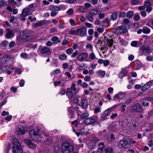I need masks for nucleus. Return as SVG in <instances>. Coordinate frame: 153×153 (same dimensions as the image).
<instances>
[{
    "label": "nucleus",
    "mask_w": 153,
    "mask_h": 153,
    "mask_svg": "<svg viewBox=\"0 0 153 153\" xmlns=\"http://www.w3.org/2000/svg\"><path fill=\"white\" fill-rule=\"evenodd\" d=\"M32 32L29 30H25L23 32L22 35L18 36L16 39L18 42L24 41L27 42L31 40L33 38L32 35Z\"/></svg>",
    "instance_id": "1"
},
{
    "label": "nucleus",
    "mask_w": 153,
    "mask_h": 153,
    "mask_svg": "<svg viewBox=\"0 0 153 153\" xmlns=\"http://www.w3.org/2000/svg\"><path fill=\"white\" fill-rule=\"evenodd\" d=\"M37 130V131H36L34 130H31L30 131V137L35 142H41L42 141H44L42 140V137L40 136L38 133L40 130L38 129Z\"/></svg>",
    "instance_id": "2"
},
{
    "label": "nucleus",
    "mask_w": 153,
    "mask_h": 153,
    "mask_svg": "<svg viewBox=\"0 0 153 153\" xmlns=\"http://www.w3.org/2000/svg\"><path fill=\"white\" fill-rule=\"evenodd\" d=\"M61 149L63 153H70L74 150L73 145L68 142H65L62 143Z\"/></svg>",
    "instance_id": "3"
},
{
    "label": "nucleus",
    "mask_w": 153,
    "mask_h": 153,
    "mask_svg": "<svg viewBox=\"0 0 153 153\" xmlns=\"http://www.w3.org/2000/svg\"><path fill=\"white\" fill-rule=\"evenodd\" d=\"M12 149L13 150V153H16V150L17 151L19 152V153H22V149L19 142L17 139H14L13 140V146L12 147Z\"/></svg>",
    "instance_id": "4"
},
{
    "label": "nucleus",
    "mask_w": 153,
    "mask_h": 153,
    "mask_svg": "<svg viewBox=\"0 0 153 153\" xmlns=\"http://www.w3.org/2000/svg\"><path fill=\"white\" fill-rule=\"evenodd\" d=\"M139 51L140 54L141 56L148 55L151 52L152 50L149 46L143 45L140 47Z\"/></svg>",
    "instance_id": "5"
},
{
    "label": "nucleus",
    "mask_w": 153,
    "mask_h": 153,
    "mask_svg": "<svg viewBox=\"0 0 153 153\" xmlns=\"http://www.w3.org/2000/svg\"><path fill=\"white\" fill-rule=\"evenodd\" d=\"M97 120V117L93 116L85 119L84 121V123L86 125L92 124L95 122Z\"/></svg>",
    "instance_id": "6"
},
{
    "label": "nucleus",
    "mask_w": 153,
    "mask_h": 153,
    "mask_svg": "<svg viewBox=\"0 0 153 153\" xmlns=\"http://www.w3.org/2000/svg\"><path fill=\"white\" fill-rule=\"evenodd\" d=\"M125 96V94L124 93L122 92H119L114 96V100L116 101L119 100V101L120 100L124 99Z\"/></svg>",
    "instance_id": "7"
},
{
    "label": "nucleus",
    "mask_w": 153,
    "mask_h": 153,
    "mask_svg": "<svg viewBox=\"0 0 153 153\" xmlns=\"http://www.w3.org/2000/svg\"><path fill=\"white\" fill-rule=\"evenodd\" d=\"M78 35H80L82 36H84L86 35L87 31L86 27L82 26L77 29Z\"/></svg>",
    "instance_id": "8"
},
{
    "label": "nucleus",
    "mask_w": 153,
    "mask_h": 153,
    "mask_svg": "<svg viewBox=\"0 0 153 153\" xmlns=\"http://www.w3.org/2000/svg\"><path fill=\"white\" fill-rule=\"evenodd\" d=\"M131 108L132 110L135 112H141L143 111L141 105L138 103H137L132 106Z\"/></svg>",
    "instance_id": "9"
},
{
    "label": "nucleus",
    "mask_w": 153,
    "mask_h": 153,
    "mask_svg": "<svg viewBox=\"0 0 153 153\" xmlns=\"http://www.w3.org/2000/svg\"><path fill=\"white\" fill-rule=\"evenodd\" d=\"M6 34L5 36L7 39H11L14 36L15 33L11 29L7 28L6 29Z\"/></svg>",
    "instance_id": "10"
},
{
    "label": "nucleus",
    "mask_w": 153,
    "mask_h": 153,
    "mask_svg": "<svg viewBox=\"0 0 153 153\" xmlns=\"http://www.w3.org/2000/svg\"><path fill=\"white\" fill-rule=\"evenodd\" d=\"M127 31L126 27L123 26H120L117 28L115 30L117 34L120 35L122 33H125Z\"/></svg>",
    "instance_id": "11"
},
{
    "label": "nucleus",
    "mask_w": 153,
    "mask_h": 153,
    "mask_svg": "<svg viewBox=\"0 0 153 153\" xmlns=\"http://www.w3.org/2000/svg\"><path fill=\"white\" fill-rule=\"evenodd\" d=\"M102 41L105 45H108L110 47H111L113 45V40L112 39H109L106 37H105L102 39Z\"/></svg>",
    "instance_id": "12"
},
{
    "label": "nucleus",
    "mask_w": 153,
    "mask_h": 153,
    "mask_svg": "<svg viewBox=\"0 0 153 153\" xmlns=\"http://www.w3.org/2000/svg\"><path fill=\"white\" fill-rule=\"evenodd\" d=\"M128 144V142L126 139H123L120 140L118 143V146L120 148H125Z\"/></svg>",
    "instance_id": "13"
},
{
    "label": "nucleus",
    "mask_w": 153,
    "mask_h": 153,
    "mask_svg": "<svg viewBox=\"0 0 153 153\" xmlns=\"http://www.w3.org/2000/svg\"><path fill=\"white\" fill-rule=\"evenodd\" d=\"M87 53H82L78 55L77 57V60L79 62H83L88 56Z\"/></svg>",
    "instance_id": "14"
},
{
    "label": "nucleus",
    "mask_w": 153,
    "mask_h": 153,
    "mask_svg": "<svg viewBox=\"0 0 153 153\" xmlns=\"http://www.w3.org/2000/svg\"><path fill=\"white\" fill-rule=\"evenodd\" d=\"M153 83V80H150V81L147 82L142 87L141 90L143 91H146L150 88L151 86Z\"/></svg>",
    "instance_id": "15"
},
{
    "label": "nucleus",
    "mask_w": 153,
    "mask_h": 153,
    "mask_svg": "<svg viewBox=\"0 0 153 153\" xmlns=\"http://www.w3.org/2000/svg\"><path fill=\"white\" fill-rule=\"evenodd\" d=\"M112 108H109L105 111L102 114V119L104 120L106 119V117L108 116L112 111Z\"/></svg>",
    "instance_id": "16"
},
{
    "label": "nucleus",
    "mask_w": 153,
    "mask_h": 153,
    "mask_svg": "<svg viewBox=\"0 0 153 153\" xmlns=\"http://www.w3.org/2000/svg\"><path fill=\"white\" fill-rule=\"evenodd\" d=\"M152 100V98L150 97H147L143 99L144 101L142 103V105L144 107L148 106L149 104L148 101L151 102Z\"/></svg>",
    "instance_id": "17"
},
{
    "label": "nucleus",
    "mask_w": 153,
    "mask_h": 153,
    "mask_svg": "<svg viewBox=\"0 0 153 153\" xmlns=\"http://www.w3.org/2000/svg\"><path fill=\"white\" fill-rule=\"evenodd\" d=\"M39 49L41 53L42 54L47 53L50 51V48L46 46L40 47Z\"/></svg>",
    "instance_id": "18"
},
{
    "label": "nucleus",
    "mask_w": 153,
    "mask_h": 153,
    "mask_svg": "<svg viewBox=\"0 0 153 153\" xmlns=\"http://www.w3.org/2000/svg\"><path fill=\"white\" fill-rule=\"evenodd\" d=\"M50 10L52 11L57 12L61 10V8L59 7L51 5L49 6Z\"/></svg>",
    "instance_id": "19"
},
{
    "label": "nucleus",
    "mask_w": 153,
    "mask_h": 153,
    "mask_svg": "<svg viewBox=\"0 0 153 153\" xmlns=\"http://www.w3.org/2000/svg\"><path fill=\"white\" fill-rule=\"evenodd\" d=\"M66 95L69 98L72 99L73 96V93L70 88H68L67 89Z\"/></svg>",
    "instance_id": "20"
},
{
    "label": "nucleus",
    "mask_w": 153,
    "mask_h": 153,
    "mask_svg": "<svg viewBox=\"0 0 153 153\" xmlns=\"http://www.w3.org/2000/svg\"><path fill=\"white\" fill-rule=\"evenodd\" d=\"M126 73L127 71L125 68L122 69L121 71L118 75L119 77L121 79L123 78L126 76Z\"/></svg>",
    "instance_id": "21"
},
{
    "label": "nucleus",
    "mask_w": 153,
    "mask_h": 153,
    "mask_svg": "<svg viewBox=\"0 0 153 153\" xmlns=\"http://www.w3.org/2000/svg\"><path fill=\"white\" fill-rule=\"evenodd\" d=\"M25 142L27 144V146L31 148L34 149L36 147V145L32 143L29 140H25Z\"/></svg>",
    "instance_id": "22"
},
{
    "label": "nucleus",
    "mask_w": 153,
    "mask_h": 153,
    "mask_svg": "<svg viewBox=\"0 0 153 153\" xmlns=\"http://www.w3.org/2000/svg\"><path fill=\"white\" fill-rule=\"evenodd\" d=\"M101 12L100 10L97 9H94L90 10L89 13L92 15H95Z\"/></svg>",
    "instance_id": "23"
},
{
    "label": "nucleus",
    "mask_w": 153,
    "mask_h": 153,
    "mask_svg": "<svg viewBox=\"0 0 153 153\" xmlns=\"http://www.w3.org/2000/svg\"><path fill=\"white\" fill-rule=\"evenodd\" d=\"M17 130L18 131V134H24L25 133V128L23 127L20 126V127H19L18 128Z\"/></svg>",
    "instance_id": "24"
},
{
    "label": "nucleus",
    "mask_w": 153,
    "mask_h": 153,
    "mask_svg": "<svg viewBox=\"0 0 153 153\" xmlns=\"http://www.w3.org/2000/svg\"><path fill=\"white\" fill-rule=\"evenodd\" d=\"M30 11L29 8L26 7L23 10L22 13L26 16H27L30 14ZM30 15H31V14H30Z\"/></svg>",
    "instance_id": "25"
},
{
    "label": "nucleus",
    "mask_w": 153,
    "mask_h": 153,
    "mask_svg": "<svg viewBox=\"0 0 153 153\" xmlns=\"http://www.w3.org/2000/svg\"><path fill=\"white\" fill-rule=\"evenodd\" d=\"M87 102L85 99H83L81 101V107L83 109L85 108L88 106Z\"/></svg>",
    "instance_id": "26"
},
{
    "label": "nucleus",
    "mask_w": 153,
    "mask_h": 153,
    "mask_svg": "<svg viewBox=\"0 0 153 153\" xmlns=\"http://www.w3.org/2000/svg\"><path fill=\"white\" fill-rule=\"evenodd\" d=\"M86 17L88 20L91 22H92L94 21V19L93 15L90 14L89 13H88L86 15Z\"/></svg>",
    "instance_id": "27"
},
{
    "label": "nucleus",
    "mask_w": 153,
    "mask_h": 153,
    "mask_svg": "<svg viewBox=\"0 0 153 153\" xmlns=\"http://www.w3.org/2000/svg\"><path fill=\"white\" fill-rule=\"evenodd\" d=\"M151 32L150 29L148 27L145 26L143 28V32L146 34L149 33Z\"/></svg>",
    "instance_id": "28"
},
{
    "label": "nucleus",
    "mask_w": 153,
    "mask_h": 153,
    "mask_svg": "<svg viewBox=\"0 0 153 153\" xmlns=\"http://www.w3.org/2000/svg\"><path fill=\"white\" fill-rule=\"evenodd\" d=\"M70 89L71 91H75V93H78L79 91V90L77 89L76 87V84L75 83L72 84L71 86Z\"/></svg>",
    "instance_id": "29"
},
{
    "label": "nucleus",
    "mask_w": 153,
    "mask_h": 153,
    "mask_svg": "<svg viewBox=\"0 0 153 153\" xmlns=\"http://www.w3.org/2000/svg\"><path fill=\"white\" fill-rule=\"evenodd\" d=\"M118 13L117 12H115L111 15V19L112 20H116L117 18Z\"/></svg>",
    "instance_id": "30"
},
{
    "label": "nucleus",
    "mask_w": 153,
    "mask_h": 153,
    "mask_svg": "<svg viewBox=\"0 0 153 153\" xmlns=\"http://www.w3.org/2000/svg\"><path fill=\"white\" fill-rule=\"evenodd\" d=\"M36 5V4L35 3L31 4L28 6L27 8H29L30 11H34V9Z\"/></svg>",
    "instance_id": "31"
},
{
    "label": "nucleus",
    "mask_w": 153,
    "mask_h": 153,
    "mask_svg": "<svg viewBox=\"0 0 153 153\" xmlns=\"http://www.w3.org/2000/svg\"><path fill=\"white\" fill-rule=\"evenodd\" d=\"M26 16L25 15L22 13L20 15V16L18 17V18L22 21L24 22L26 20Z\"/></svg>",
    "instance_id": "32"
},
{
    "label": "nucleus",
    "mask_w": 153,
    "mask_h": 153,
    "mask_svg": "<svg viewBox=\"0 0 153 153\" xmlns=\"http://www.w3.org/2000/svg\"><path fill=\"white\" fill-rule=\"evenodd\" d=\"M59 58L61 60H64L67 59V56L65 54L63 53L62 54L60 55L59 56Z\"/></svg>",
    "instance_id": "33"
},
{
    "label": "nucleus",
    "mask_w": 153,
    "mask_h": 153,
    "mask_svg": "<svg viewBox=\"0 0 153 153\" xmlns=\"http://www.w3.org/2000/svg\"><path fill=\"white\" fill-rule=\"evenodd\" d=\"M78 130L86 134L88 133V131L85 129L84 126L83 125H81L80 126V128H79Z\"/></svg>",
    "instance_id": "34"
},
{
    "label": "nucleus",
    "mask_w": 153,
    "mask_h": 153,
    "mask_svg": "<svg viewBox=\"0 0 153 153\" xmlns=\"http://www.w3.org/2000/svg\"><path fill=\"white\" fill-rule=\"evenodd\" d=\"M144 5L145 7L146 8L151 7V6L152 5V4L151 3V2L149 0L146 1L144 2Z\"/></svg>",
    "instance_id": "35"
},
{
    "label": "nucleus",
    "mask_w": 153,
    "mask_h": 153,
    "mask_svg": "<svg viewBox=\"0 0 153 153\" xmlns=\"http://www.w3.org/2000/svg\"><path fill=\"white\" fill-rule=\"evenodd\" d=\"M68 33L71 35H78L77 29L76 30H71L69 31Z\"/></svg>",
    "instance_id": "36"
},
{
    "label": "nucleus",
    "mask_w": 153,
    "mask_h": 153,
    "mask_svg": "<svg viewBox=\"0 0 153 153\" xmlns=\"http://www.w3.org/2000/svg\"><path fill=\"white\" fill-rule=\"evenodd\" d=\"M134 12L132 11H128L127 12L126 15V16L128 18H132L133 16Z\"/></svg>",
    "instance_id": "37"
},
{
    "label": "nucleus",
    "mask_w": 153,
    "mask_h": 153,
    "mask_svg": "<svg viewBox=\"0 0 153 153\" xmlns=\"http://www.w3.org/2000/svg\"><path fill=\"white\" fill-rule=\"evenodd\" d=\"M89 116V114L87 112H85L82 114L80 116L81 118L82 119H85Z\"/></svg>",
    "instance_id": "38"
},
{
    "label": "nucleus",
    "mask_w": 153,
    "mask_h": 153,
    "mask_svg": "<svg viewBox=\"0 0 153 153\" xmlns=\"http://www.w3.org/2000/svg\"><path fill=\"white\" fill-rule=\"evenodd\" d=\"M99 75L103 77L105 75V72L104 71L100 70L97 71Z\"/></svg>",
    "instance_id": "39"
},
{
    "label": "nucleus",
    "mask_w": 153,
    "mask_h": 153,
    "mask_svg": "<svg viewBox=\"0 0 153 153\" xmlns=\"http://www.w3.org/2000/svg\"><path fill=\"white\" fill-rule=\"evenodd\" d=\"M8 42L6 40L3 41L1 44V45L4 47H7L8 45Z\"/></svg>",
    "instance_id": "40"
},
{
    "label": "nucleus",
    "mask_w": 153,
    "mask_h": 153,
    "mask_svg": "<svg viewBox=\"0 0 153 153\" xmlns=\"http://www.w3.org/2000/svg\"><path fill=\"white\" fill-rule=\"evenodd\" d=\"M132 102V99L131 98H130L127 99L126 101L123 103H122L121 104H126L127 105L129 104L130 103H131Z\"/></svg>",
    "instance_id": "41"
},
{
    "label": "nucleus",
    "mask_w": 153,
    "mask_h": 153,
    "mask_svg": "<svg viewBox=\"0 0 153 153\" xmlns=\"http://www.w3.org/2000/svg\"><path fill=\"white\" fill-rule=\"evenodd\" d=\"M74 10L72 8L69 9L66 12L68 15H71L73 14Z\"/></svg>",
    "instance_id": "42"
},
{
    "label": "nucleus",
    "mask_w": 153,
    "mask_h": 153,
    "mask_svg": "<svg viewBox=\"0 0 153 153\" xmlns=\"http://www.w3.org/2000/svg\"><path fill=\"white\" fill-rule=\"evenodd\" d=\"M140 3L139 0H131V4L133 5H137L139 4Z\"/></svg>",
    "instance_id": "43"
},
{
    "label": "nucleus",
    "mask_w": 153,
    "mask_h": 153,
    "mask_svg": "<svg viewBox=\"0 0 153 153\" xmlns=\"http://www.w3.org/2000/svg\"><path fill=\"white\" fill-rule=\"evenodd\" d=\"M98 146L99 147V148L102 149H103L105 147V143L103 142L99 143L98 144Z\"/></svg>",
    "instance_id": "44"
},
{
    "label": "nucleus",
    "mask_w": 153,
    "mask_h": 153,
    "mask_svg": "<svg viewBox=\"0 0 153 153\" xmlns=\"http://www.w3.org/2000/svg\"><path fill=\"white\" fill-rule=\"evenodd\" d=\"M66 92L65 90L63 88H61L59 91V94L61 95L65 94Z\"/></svg>",
    "instance_id": "45"
},
{
    "label": "nucleus",
    "mask_w": 153,
    "mask_h": 153,
    "mask_svg": "<svg viewBox=\"0 0 153 153\" xmlns=\"http://www.w3.org/2000/svg\"><path fill=\"white\" fill-rule=\"evenodd\" d=\"M44 23V22L43 21H40L38 23H36L35 24L34 26L35 27H38L39 26H41L43 25Z\"/></svg>",
    "instance_id": "46"
},
{
    "label": "nucleus",
    "mask_w": 153,
    "mask_h": 153,
    "mask_svg": "<svg viewBox=\"0 0 153 153\" xmlns=\"http://www.w3.org/2000/svg\"><path fill=\"white\" fill-rule=\"evenodd\" d=\"M79 96H76L75 97V98L74 99L73 101L74 103L77 104L79 103Z\"/></svg>",
    "instance_id": "47"
},
{
    "label": "nucleus",
    "mask_w": 153,
    "mask_h": 153,
    "mask_svg": "<svg viewBox=\"0 0 153 153\" xmlns=\"http://www.w3.org/2000/svg\"><path fill=\"white\" fill-rule=\"evenodd\" d=\"M73 52V50L72 48H69L66 50V53L69 55L71 54Z\"/></svg>",
    "instance_id": "48"
},
{
    "label": "nucleus",
    "mask_w": 153,
    "mask_h": 153,
    "mask_svg": "<svg viewBox=\"0 0 153 153\" xmlns=\"http://www.w3.org/2000/svg\"><path fill=\"white\" fill-rule=\"evenodd\" d=\"M85 63H82L81 65L79 66L78 69L79 71L82 70L84 69V67L85 66Z\"/></svg>",
    "instance_id": "49"
},
{
    "label": "nucleus",
    "mask_w": 153,
    "mask_h": 153,
    "mask_svg": "<svg viewBox=\"0 0 153 153\" xmlns=\"http://www.w3.org/2000/svg\"><path fill=\"white\" fill-rule=\"evenodd\" d=\"M89 56L90 58L92 60L95 59L96 58L95 55L93 53H91L90 54Z\"/></svg>",
    "instance_id": "50"
},
{
    "label": "nucleus",
    "mask_w": 153,
    "mask_h": 153,
    "mask_svg": "<svg viewBox=\"0 0 153 153\" xmlns=\"http://www.w3.org/2000/svg\"><path fill=\"white\" fill-rule=\"evenodd\" d=\"M71 123L72 125H74L75 127H76L78 125V121L76 120H75L71 122Z\"/></svg>",
    "instance_id": "51"
},
{
    "label": "nucleus",
    "mask_w": 153,
    "mask_h": 153,
    "mask_svg": "<svg viewBox=\"0 0 153 153\" xmlns=\"http://www.w3.org/2000/svg\"><path fill=\"white\" fill-rule=\"evenodd\" d=\"M61 72V71L60 69H56L53 71V73L54 75L57 74Z\"/></svg>",
    "instance_id": "52"
},
{
    "label": "nucleus",
    "mask_w": 153,
    "mask_h": 153,
    "mask_svg": "<svg viewBox=\"0 0 153 153\" xmlns=\"http://www.w3.org/2000/svg\"><path fill=\"white\" fill-rule=\"evenodd\" d=\"M78 51H76L72 53L71 56L72 58H74L76 57V56L78 55Z\"/></svg>",
    "instance_id": "53"
},
{
    "label": "nucleus",
    "mask_w": 153,
    "mask_h": 153,
    "mask_svg": "<svg viewBox=\"0 0 153 153\" xmlns=\"http://www.w3.org/2000/svg\"><path fill=\"white\" fill-rule=\"evenodd\" d=\"M131 45L133 47H137V42L136 41H133L131 42Z\"/></svg>",
    "instance_id": "54"
},
{
    "label": "nucleus",
    "mask_w": 153,
    "mask_h": 153,
    "mask_svg": "<svg viewBox=\"0 0 153 153\" xmlns=\"http://www.w3.org/2000/svg\"><path fill=\"white\" fill-rule=\"evenodd\" d=\"M126 13L125 12H122L119 15V17L120 18H123L126 16Z\"/></svg>",
    "instance_id": "55"
},
{
    "label": "nucleus",
    "mask_w": 153,
    "mask_h": 153,
    "mask_svg": "<svg viewBox=\"0 0 153 153\" xmlns=\"http://www.w3.org/2000/svg\"><path fill=\"white\" fill-rule=\"evenodd\" d=\"M135 68L136 69L138 70L141 67V65L140 63L139 62H137L135 64Z\"/></svg>",
    "instance_id": "56"
},
{
    "label": "nucleus",
    "mask_w": 153,
    "mask_h": 153,
    "mask_svg": "<svg viewBox=\"0 0 153 153\" xmlns=\"http://www.w3.org/2000/svg\"><path fill=\"white\" fill-rule=\"evenodd\" d=\"M69 22L72 26H75L76 25L74 20L73 19H71L70 20Z\"/></svg>",
    "instance_id": "57"
},
{
    "label": "nucleus",
    "mask_w": 153,
    "mask_h": 153,
    "mask_svg": "<svg viewBox=\"0 0 153 153\" xmlns=\"http://www.w3.org/2000/svg\"><path fill=\"white\" fill-rule=\"evenodd\" d=\"M134 19L135 21H138L140 19V16L139 15L135 14L134 15Z\"/></svg>",
    "instance_id": "58"
},
{
    "label": "nucleus",
    "mask_w": 153,
    "mask_h": 153,
    "mask_svg": "<svg viewBox=\"0 0 153 153\" xmlns=\"http://www.w3.org/2000/svg\"><path fill=\"white\" fill-rule=\"evenodd\" d=\"M20 56L22 58L27 59V54L26 53H22L20 55Z\"/></svg>",
    "instance_id": "59"
},
{
    "label": "nucleus",
    "mask_w": 153,
    "mask_h": 153,
    "mask_svg": "<svg viewBox=\"0 0 153 153\" xmlns=\"http://www.w3.org/2000/svg\"><path fill=\"white\" fill-rule=\"evenodd\" d=\"M16 3L15 1H13V2H12V3H8V5L10 6H11L13 7L14 8L16 7Z\"/></svg>",
    "instance_id": "60"
},
{
    "label": "nucleus",
    "mask_w": 153,
    "mask_h": 153,
    "mask_svg": "<svg viewBox=\"0 0 153 153\" xmlns=\"http://www.w3.org/2000/svg\"><path fill=\"white\" fill-rule=\"evenodd\" d=\"M84 7H80L78 8V10L82 13H84L85 12V11H84Z\"/></svg>",
    "instance_id": "61"
},
{
    "label": "nucleus",
    "mask_w": 153,
    "mask_h": 153,
    "mask_svg": "<svg viewBox=\"0 0 153 153\" xmlns=\"http://www.w3.org/2000/svg\"><path fill=\"white\" fill-rule=\"evenodd\" d=\"M84 80L86 82H89L91 81V78L90 77L86 76H85L84 78Z\"/></svg>",
    "instance_id": "62"
},
{
    "label": "nucleus",
    "mask_w": 153,
    "mask_h": 153,
    "mask_svg": "<svg viewBox=\"0 0 153 153\" xmlns=\"http://www.w3.org/2000/svg\"><path fill=\"white\" fill-rule=\"evenodd\" d=\"M15 45V42L13 41H11L10 43L9 46L10 48L13 47Z\"/></svg>",
    "instance_id": "63"
},
{
    "label": "nucleus",
    "mask_w": 153,
    "mask_h": 153,
    "mask_svg": "<svg viewBox=\"0 0 153 153\" xmlns=\"http://www.w3.org/2000/svg\"><path fill=\"white\" fill-rule=\"evenodd\" d=\"M112 149L111 148H108L105 149V153H112Z\"/></svg>",
    "instance_id": "64"
}]
</instances>
